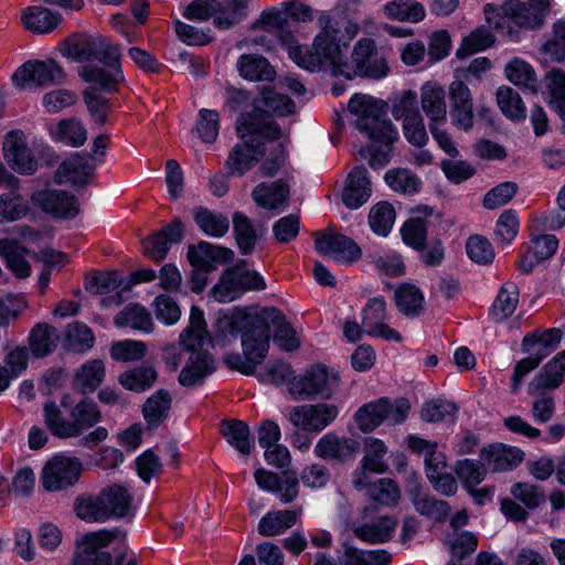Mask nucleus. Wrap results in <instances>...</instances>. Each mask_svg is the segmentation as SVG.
I'll list each match as a JSON object with an SVG mask.
<instances>
[{
    "label": "nucleus",
    "instance_id": "50",
    "mask_svg": "<svg viewBox=\"0 0 565 565\" xmlns=\"http://www.w3.org/2000/svg\"><path fill=\"white\" fill-rule=\"evenodd\" d=\"M505 75L511 83L524 92L535 94L539 88V81L533 67L525 61L514 58L505 67Z\"/></svg>",
    "mask_w": 565,
    "mask_h": 565
},
{
    "label": "nucleus",
    "instance_id": "58",
    "mask_svg": "<svg viewBox=\"0 0 565 565\" xmlns=\"http://www.w3.org/2000/svg\"><path fill=\"white\" fill-rule=\"evenodd\" d=\"M386 454L387 447L383 440L373 437L366 438L361 463L373 473H384L387 470V465L384 461Z\"/></svg>",
    "mask_w": 565,
    "mask_h": 565
},
{
    "label": "nucleus",
    "instance_id": "51",
    "mask_svg": "<svg viewBox=\"0 0 565 565\" xmlns=\"http://www.w3.org/2000/svg\"><path fill=\"white\" fill-rule=\"evenodd\" d=\"M193 216L200 230L209 236L222 237L228 232L230 221L222 213L200 206L194 210Z\"/></svg>",
    "mask_w": 565,
    "mask_h": 565
},
{
    "label": "nucleus",
    "instance_id": "40",
    "mask_svg": "<svg viewBox=\"0 0 565 565\" xmlns=\"http://www.w3.org/2000/svg\"><path fill=\"white\" fill-rule=\"evenodd\" d=\"M26 249L17 241L0 238V256L6 259L8 268L18 277L26 278L31 275V266L25 259Z\"/></svg>",
    "mask_w": 565,
    "mask_h": 565
},
{
    "label": "nucleus",
    "instance_id": "24",
    "mask_svg": "<svg viewBox=\"0 0 565 565\" xmlns=\"http://www.w3.org/2000/svg\"><path fill=\"white\" fill-rule=\"evenodd\" d=\"M234 258V252L227 247L213 245L209 242H200L189 246L188 259L192 267L214 270L215 263L226 264Z\"/></svg>",
    "mask_w": 565,
    "mask_h": 565
},
{
    "label": "nucleus",
    "instance_id": "1",
    "mask_svg": "<svg viewBox=\"0 0 565 565\" xmlns=\"http://www.w3.org/2000/svg\"><path fill=\"white\" fill-rule=\"evenodd\" d=\"M386 103L364 94H355L348 104L349 111L355 116L356 129L370 139V145L359 153L373 169L390 162L393 143L399 137L397 128L386 117Z\"/></svg>",
    "mask_w": 565,
    "mask_h": 565
},
{
    "label": "nucleus",
    "instance_id": "7",
    "mask_svg": "<svg viewBox=\"0 0 565 565\" xmlns=\"http://www.w3.org/2000/svg\"><path fill=\"white\" fill-rule=\"evenodd\" d=\"M275 329L273 340L284 351H295L300 342L295 329L286 320L281 310L275 307H265L255 313L254 329L250 332L258 341L260 335L266 338V352L269 349V328Z\"/></svg>",
    "mask_w": 565,
    "mask_h": 565
},
{
    "label": "nucleus",
    "instance_id": "21",
    "mask_svg": "<svg viewBox=\"0 0 565 565\" xmlns=\"http://www.w3.org/2000/svg\"><path fill=\"white\" fill-rule=\"evenodd\" d=\"M501 11L505 18L507 33L512 40L516 38L518 31H514L510 23L518 26V29L526 30L543 25V14L521 0H505L501 6Z\"/></svg>",
    "mask_w": 565,
    "mask_h": 565
},
{
    "label": "nucleus",
    "instance_id": "32",
    "mask_svg": "<svg viewBox=\"0 0 565 565\" xmlns=\"http://www.w3.org/2000/svg\"><path fill=\"white\" fill-rule=\"evenodd\" d=\"M290 189L284 180L260 183L253 190L254 201L263 209L277 210L289 200Z\"/></svg>",
    "mask_w": 565,
    "mask_h": 565
},
{
    "label": "nucleus",
    "instance_id": "28",
    "mask_svg": "<svg viewBox=\"0 0 565 565\" xmlns=\"http://www.w3.org/2000/svg\"><path fill=\"white\" fill-rule=\"evenodd\" d=\"M481 457L492 471H507L516 468L524 459V452L502 444L483 448Z\"/></svg>",
    "mask_w": 565,
    "mask_h": 565
},
{
    "label": "nucleus",
    "instance_id": "34",
    "mask_svg": "<svg viewBox=\"0 0 565 565\" xmlns=\"http://www.w3.org/2000/svg\"><path fill=\"white\" fill-rule=\"evenodd\" d=\"M23 26L36 34L52 32L61 22L62 15L44 7H29L21 17Z\"/></svg>",
    "mask_w": 565,
    "mask_h": 565
},
{
    "label": "nucleus",
    "instance_id": "52",
    "mask_svg": "<svg viewBox=\"0 0 565 565\" xmlns=\"http://www.w3.org/2000/svg\"><path fill=\"white\" fill-rule=\"evenodd\" d=\"M172 397L166 390L153 393L143 404L142 413L149 426L158 427L167 417Z\"/></svg>",
    "mask_w": 565,
    "mask_h": 565
},
{
    "label": "nucleus",
    "instance_id": "8",
    "mask_svg": "<svg viewBox=\"0 0 565 565\" xmlns=\"http://www.w3.org/2000/svg\"><path fill=\"white\" fill-rule=\"evenodd\" d=\"M338 373L330 372L327 366L317 364L305 373L294 376L288 382V391L295 398L312 399L316 396L330 398L338 388Z\"/></svg>",
    "mask_w": 565,
    "mask_h": 565
},
{
    "label": "nucleus",
    "instance_id": "11",
    "mask_svg": "<svg viewBox=\"0 0 565 565\" xmlns=\"http://www.w3.org/2000/svg\"><path fill=\"white\" fill-rule=\"evenodd\" d=\"M338 415L337 405L320 402L294 406L289 413V420L299 430L319 434L330 426Z\"/></svg>",
    "mask_w": 565,
    "mask_h": 565
},
{
    "label": "nucleus",
    "instance_id": "36",
    "mask_svg": "<svg viewBox=\"0 0 565 565\" xmlns=\"http://www.w3.org/2000/svg\"><path fill=\"white\" fill-rule=\"evenodd\" d=\"M239 75L248 81L271 82L276 71L263 55L243 54L237 61Z\"/></svg>",
    "mask_w": 565,
    "mask_h": 565
},
{
    "label": "nucleus",
    "instance_id": "37",
    "mask_svg": "<svg viewBox=\"0 0 565 565\" xmlns=\"http://www.w3.org/2000/svg\"><path fill=\"white\" fill-rule=\"evenodd\" d=\"M422 108L429 118V124H444L447 118L445 90L435 84H427L422 89Z\"/></svg>",
    "mask_w": 565,
    "mask_h": 565
},
{
    "label": "nucleus",
    "instance_id": "57",
    "mask_svg": "<svg viewBox=\"0 0 565 565\" xmlns=\"http://www.w3.org/2000/svg\"><path fill=\"white\" fill-rule=\"evenodd\" d=\"M497 103L500 110L511 120L521 121L526 117V108L513 88L502 86L497 90Z\"/></svg>",
    "mask_w": 565,
    "mask_h": 565
},
{
    "label": "nucleus",
    "instance_id": "45",
    "mask_svg": "<svg viewBox=\"0 0 565 565\" xmlns=\"http://www.w3.org/2000/svg\"><path fill=\"white\" fill-rule=\"evenodd\" d=\"M221 434L226 441L242 455L248 456L250 454V430L245 422L239 419H224L221 423Z\"/></svg>",
    "mask_w": 565,
    "mask_h": 565
},
{
    "label": "nucleus",
    "instance_id": "16",
    "mask_svg": "<svg viewBox=\"0 0 565 565\" xmlns=\"http://www.w3.org/2000/svg\"><path fill=\"white\" fill-rule=\"evenodd\" d=\"M242 347L243 355L232 353L224 361L230 369L252 375L266 356V338L260 335L257 342L250 330H246L242 334Z\"/></svg>",
    "mask_w": 565,
    "mask_h": 565
},
{
    "label": "nucleus",
    "instance_id": "55",
    "mask_svg": "<svg viewBox=\"0 0 565 565\" xmlns=\"http://www.w3.org/2000/svg\"><path fill=\"white\" fill-rule=\"evenodd\" d=\"M220 10L215 13L214 25L226 30L243 21L247 15L246 0H222L218 1Z\"/></svg>",
    "mask_w": 565,
    "mask_h": 565
},
{
    "label": "nucleus",
    "instance_id": "31",
    "mask_svg": "<svg viewBox=\"0 0 565 565\" xmlns=\"http://www.w3.org/2000/svg\"><path fill=\"white\" fill-rule=\"evenodd\" d=\"M302 509L277 510L266 513L258 523L257 531L262 536H278L291 529L300 519Z\"/></svg>",
    "mask_w": 565,
    "mask_h": 565
},
{
    "label": "nucleus",
    "instance_id": "64",
    "mask_svg": "<svg viewBox=\"0 0 565 565\" xmlns=\"http://www.w3.org/2000/svg\"><path fill=\"white\" fill-rule=\"evenodd\" d=\"M545 87L551 96V104L555 110L565 107V73L553 68L546 73Z\"/></svg>",
    "mask_w": 565,
    "mask_h": 565
},
{
    "label": "nucleus",
    "instance_id": "29",
    "mask_svg": "<svg viewBox=\"0 0 565 565\" xmlns=\"http://www.w3.org/2000/svg\"><path fill=\"white\" fill-rule=\"evenodd\" d=\"M110 519H121L132 511V493L122 484H111L99 491Z\"/></svg>",
    "mask_w": 565,
    "mask_h": 565
},
{
    "label": "nucleus",
    "instance_id": "43",
    "mask_svg": "<svg viewBox=\"0 0 565 565\" xmlns=\"http://www.w3.org/2000/svg\"><path fill=\"white\" fill-rule=\"evenodd\" d=\"M105 373V364L102 360H90L77 369L73 386L83 394L92 393L102 384Z\"/></svg>",
    "mask_w": 565,
    "mask_h": 565
},
{
    "label": "nucleus",
    "instance_id": "22",
    "mask_svg": "<svg viewBox=\"0 0 565 565\" xmlns=\"http://www.w3.org/2000/svg\"><path fill=\"white\" fill-rule=\"evenodd\" d=\"M183 234V223L180 220H173L153 236L142 241L143 252L152 260L160 262L167 256L171 244L182 241Z\"/></svg>",
    "mask_w": 565,
    "mask_h": 565
},
{
    "label": "nucleus",
    "instance_id": "23",
    "mask_svg": "<svg viewBox=\"0 0 565 565\" xmlns=\"http://www.w3.org/2000/svg\"><path fill=\"white\" fill-rule=\"evenodd\" d=\"M96 167L89 157L75 153L63 161L55 172L54 180L57 184L70 183L72 185H86Z\"/></svg>",
    "mask_w": 565,
    "mask_h": 565
},
{
    "label": "nucleus",
    "instance_id": "30",
    "mask_svg": "<svg viewBox=\"0 0 565 565\" xmlns=\"http://www.w3.org/2000/svg\"><path fill=\"white\" fill-rule=\"evenodd\" d=\"M397 526V520L392 516H381L375 521L354 525L352 531L356 539L369 544L388 542Z\"/></svg>",
    "mask_w": 565,
    "mask_h": 565
},
{
    "label": "nucleus",
    "instance_id": "53",
    "mask_svg": "<svg viewBox=\"0 0 565 565\" xmlns=\"http://www.w3.org/2000/svg\"><path fill=\"white\" fill-rule=\"evenodd\" d=\"M395 305L406 317H417L424 309V296L412 284H403L395 290Z\"/></svg>",
    "mask_w": 565,
    "mask_h": 565
},
{
    "label": "nucleus",
    "instance_id": "44",
    "mask_svg": "<svg viewBox=\"0 0 565 565\" xmlns=\"http://www.w3.org/2000/svg\"><path fill=\"white\" fill-rule=\"evenodd\" d=\"M384 14L399 22L418 23L426 17L424 6L416 0H393L383 7Z\"/></svg>",
    "mask_w": 565,
    "mask_h": 565
},
{
    "label": "nucleus",
    "instance_id": "25",
    "mask_svg": "<svg viewBox=\"0 0 565 565\" xmlns=\"http://www.w3.org/2000/svg\"><path fill=\"white\" fill-rule=\"evenodd\" d=\"M409 499L415 510L435 522H444L451 508L447 501L438 500L429 492L424 491L420 484H414L408 489Z\"/></svg>",
    "mask_w": 565,
    "mask_h": 565
},
{
    "label": "nucleus",
    "instance_id": "47",
    "mask_svg": "<svg viewBox=\"0 0 565 565\" xmlns=\"http://www.w3.org/2000/svg\"><path fill=\"white\" fill-rule=\"evenodd\" d=\"M233 228L236 243L243 255H249L262 237V230H257L252 221L243 213L235 212L233 214Z\"/></svg>",
    "mask_w": 565,
    "mask_h": 565
},
{
    "label": "nucleus",
    "instance_id": "4",
    "mask_svg": "<svg viewBox=\"0 0 565 565\" xmlns=\"http://www.w3.org/2000/svg\"><path fill=\"white\" fill-rule=\"evenodd\" d=\"M321 32L316 36L312 47L302 50L299 45L288 44V54L299 66L317 71L323 65L330 66L334 75H341L342 60L340 29L329 14L319 17Z\"/></svg>",
    "mask_w": 565,
    "mask_h": 565
},
{
    "label": "nucleus",
    "instance_id": "26",
    "mask_svg": "<svg viewBox=\"0 0 565 565\" xmlns=\"http://www.w3.org/2000/svg\"><path fill=\"white\" fill-rule=\"evenodd\" d=\"M565 379V350L557 353L529 384V394L535 395L541 391L555 390Z\"/></svg>",
    "mask_w": 565,
    "mask_h": 565
},
{
    "label": "nucleus",
    "instance_id": "33",
    "mask_svg": "<svg viewBox=\"0 0 565 565\" xmlns=\"http://www.w3.org/2000/svg\"><path fill=\"white\" fill-rule=\"evenodd\" d=\"M563 332L558 328L529 333L523 338L522 348L525 352L534 353L540 360L550 355L561 343Z\"/></svg>",
    "mask_w": 565,
    "mask_h": 565
},
{
    "label": "nucleus",
    "instance_id": "42",
    "mask_svg": "<svg viewBox=\"0 0 565 565\" xmlns=\"http://www.w3.org/2000/svg\"><path fill=\"white\" fill-rule=\"evenodd\" d=\"M60 340L57 329L47 323L35 324L29 335V347L35 358H44L56 348Z\"/></svg>",
    "mask_w": 565,
    "mask_h": 565
},
{
    "label": "nucleus",
    "instance_id": "56",
    "mask_svg": "<svg viewBox=\"0 0 565 565\" xmlns=\"http://www.w3.org/2000/svg\"><path fill=\"white\" fill-rule=\"evenodd\" d=\"M519 303V289L518 286L513 282H505L491 309V315L495 321H503L509 318L516 309Z\"/></svg>",
    "mask_w": 565,
    "mask_h": 565
},
{
    "label": "nucleus",
    "instance_id": "38",
    "mask_svg": "<svg viewBox=\"0 0 565 565\" xmlns=\"http://www.w3.org/2000/svg\"><path fill=\"white\" fill-rule=\"evenodd\" d=\"M255 315L247 313L243 309H236L230 313L220 312L215 320V331L221 337H236L239 332L254 329Z\"/></svg>",
    "mask_w": 565,
    "mask_h": 565
},
{
    "label": "nucleus",
    "instance_id": "62",
    "mask_svg": "<svg viewBox=\"0 0 565 565\" xmlns=\"http://www.w3.org/2000/svg\"><path fill=\"white\" fill-rule=\"evenodd\" d=\"M394 221L395 210L388 202H380L370 211V226L377 235H387L394 224Z\"/></svg>",
    "mask_w": 565,
    "mask_h": 565
},
{
    "label": "nucleus",
    "instance_id": "9",
    "mask_svg": "<svg viewBox=\"0 0 565 565\" xmlns=\"http://www.w3.org/2000/svg\"><path fill=\"white\" fill-rule=\"evenodd\" d=\"M409 407V403L405 398L392 403L388 398L381 397L361 406L356 411L354 419L361 431L370 433L385 420L391 425L403 423L407 417Z\"/></svg>",
    "mask_w": 565,
    "mask_h": 565
},
{
    "label": "nucleus",
    "instance_id": "35",
    "mask_svg": "<svg viewBox=\"0 0 565 565\" xmlns=\"http://www.w3.org/2000/svg\"><path fill=\"white\" fill-rule=\"evenodd\" d=\"M342 548L337 565H390L392 563V554L385 550H360L348 543H344Z\"/></svg>",
    "mask_w": 565,
    "mask_h": 565
},
{
    "label": "nucleus",
    "instance_id": "49",
    "mask_svg": "<svg viewBox=\"0 0 565 565\" xmlns=\"http://www.w3.org/2000/svg\"><path fill=\"white\" fill-rule=\"evenodd\" d=\"M114 323L119 328L130 327L147 333L153 330V321L150 313L146 308L137 303L126 306L115 316Z\"/></svg>",
    "mask_w": 565,
    "mask_h": 565
},
{
    "label": "nucleus",
    "instance_id": "46",
    "mask_svg": "<svg viewBox=\"0 0 565 565\" xmlns=\"http://www.w3.org/2000/svg\"><path fill=\"white\" fill-rule=\"evenodd\" d=\"M73 508L76 516L85 522H105L109 520L100 493L77 495Z\"/></svg>",
    "mask_w": 565,
    "mask_h": 565
},
{
    "label": "nucleus",
    "instance_id": "6",
    "mask_svg": "<svg viewBox=\"0 0 565 565\" xmlns=\"http://www.w3.org/2000/svg\"><path fill=\"white\" fill-rule=\"evenodd\" d=\"M265 288L263 277L256 270L245 268V260H241L222 274L211 294L220 302H230L246 291H259Z\"/></svg>",
    "mask_w": 565,
    "mask_h": 565
},
{
    "label": "nucleus",
    "instance_id": "63",
    "mask_svg": "<svg viewBox=\"0 0 565 565\" xmlns=\"http://www.w3.org/2000/svg\"><path fill=\"white\" fill-rule=\"evenodd\" d=\"M66 341L70 349L83 353L93 348L95 337L89 327L76 321L67 326Z\"/></svg>",
    "mask_w": 565,
    "mask_h": 565
},
{
    "label": "nucleus",
    "instance_id": "5",
    "mask_svg": "<svg viewBox=\"0 0 565 565\" xmlns=\"http://www.w3.org/2000/svg\"><path fill=\"white\" fill-rule=\"evenodd\" d=\"M387 73L386 60L380 54L375 41L369 38H362L355 43L351 61H345L341 68V75L348 79L355 76L379 79Z\"/></svg>",
    "mask_w": 565,
    "mask_h": 565
},
{
    "label": "nucleus",
    "instance_id": "3",
    "mask_svg": "<svg viewBox=\"0 0 565 565\" xmlns=\"http://www.w3.org/2000/svg\"><path fill=\"white\" fill-rule=\"evenodd\" d=\"M210 339L203 311L192 306L188 327L180 333V345L191 352L186 365L179 374V382L183 386L200 384L207 375L215 371L212 355L202 350L205 341Z\"/></svg>",
    "mask_w": 565,
    "mask_h": 565
},
{
    "label": "nucleus",
    "instance_id": "39",
    "mask_svg": "<svg viewBox=\"0 0 565 565\" xmlns=\"http://www.w3.org/2000/svg\"><path fill=\"white\" fill-rule=\"evenodd\" d=\"M295 103L290 97L284 94L276 93L271 89H265L262 92V97L255 102L254 109L248 114H254L255 111H259L264 116H266L270 121L275 122L270 116L269 111L276 114L277 116H288L295 113Z\"/></svg>",
    "mask_w": 565,
    "mask_h": 565
},
{
    "label": "nucleus",
    "instance_id": "61",
    "mask_svg": "<svg viewBox=\"0 0 565 565\" xmlns=\"http://www.w3.org/2000/svg\"><path fill=\"white\" fill-rule=\"evenodd\" d=\"M494 43V35L486 26H479L462 40L457 51L458 57H465L483 51Z\"/></svg>",
    "mask_w": 565,
    "mask_h": 565
},
{
    "label": "nucleus",
    "instance_id": "20",
    "mask_svg": "<svg viewBox=\"0 0 565 565\" xmlns=\"http://www.w3.org/2000/svg\"><path fill=\"white\" fill-rule=\"evenodd\" d=\"M78 76L95 92L114 93L125 81L121 66L108 67L87 63L78 67Z\"/></svg>",
    "mask_w": 565,
    "mask_h": 565
},
{
    "label": "nucleus",
    "instance_id": "17",
    "mask_svg": "<svg viewBox=\"0 0 565 565\" xmlns=\"http://www.w3.org/2000/svg\"><path fill=\"white\" fill-rule=\"evenodd\" d=\"M359 450L360 443L356 439L328 433L317 441L313 454L322 460L344 463L353 459Z\"/></svg>",
    "mask_w": 565,
    "mask_h": 565
},
{
    "label": "nucleus",
    "instance_id": "60",
    "mask_svg": "<svg viewBox=\"0 0 565 565\" xmlns=\"http://www.w3.org/2000/svg\"><path fill=\"white\" fill-rule=\"evenodd\" d=\"M99 40V36H81L67 45L65 54L76 62L96 60L98 47H100Z\"/></svg>",
    "mask_w": 565,
    "mask_h": 565
},
{
    "label": "nucleus",
    "instance_id": "15",
    "mask_svg": "<svg viewBox=\"0 0 565 565\" xmlns=\"http://www.w3.org/2000/svg\"><path fill=\"white\" fill-rule=\"evenodd\" d=\"M33 204L55 218H74L79 213L75 195L63 190H41L31 196Z\"/></svg>",
    "mask_w": 565,
    "mask_h": 565
},
{
    "label": "nucleus",
    "instance_id": "59",
    "mask_svg": "<svg viewBox=\"0 0 565 565\" xmlns=\"http://www.w3.org/2000/svg\"><path fill=\"white\" fill-rule=\"evenodd\" d=\"M44 424L53 436L66 439L72 437L71 422L67 420L54 402H47L43 407Z\"/></svg>",
    "mask_w": 565,
    "mask_h": 565
},
{
    "label": "nucleus",
    "instance_id": "12",
    "mask_svg": "<svg viewBox=\"0 0 565 565\" xmlns=\"http://www.w3.org/2000/svg\"><path fill=\"white\" fill-rule=\"evenodd\" d=\"M83 471L78 458L56 455L49 460L42 471V484L46 491H61L74 486Z\"/></svg>",
    "mask_w": 565,
    "mask_h": 565
},
{
    "label": "nucleus",
    "instance_id": "54",
    "mask_svg": "<svg viewBox=\"0 0 565 565\" xmlns=\"http://www.w3.org/2000/svg\"><path fill=\"white\" fill-rule=\"evenodd\" d=\"M157 377V371L151 365L142 364L121 373L118 381L126 390L140 393L150 388Z\"/></svg>",
    "mask_w": 565,
    "mask_h": 565
},
{
    "label": "nucleus",
    "instance_id": "19",
    "mask_svg": "<svg viewBox=\"0 0 565 565\" xmlns=\"http://www.w3.org/2000/svg\"><path fill=\"white\" fill-rule=\"evenodd\" d=\"M452 124L463 130L473 126L472 95L463 79L454 81L448 88Z\"/></svg>",
    "mask_w": 565,
    "mask_h": 565
},
{
    "label": "nucleus",
    "instance_id": "13",
    "mask_svg": "<svg viewBox=\"0 0 565 565\" xmlns=\"http://www.w3.org/2000/svg\"><path fill=\"white\" fill-rule=\"evenodd\" d=\"M12 79L20 88L39 87L62 83L65 73L54 60L29 61L14 72Z\"/></svg>",
    "mask_w": 565,
    "mask_h": 565
},
{
    "label": "nucleus",
    "instance_id": "18",
    "mask_svg": "<svg viewBox=\"0 0 565 565\" xmlns=\"http://www.w3.org/2000/svg\"><path fill=\"white\" fill-rule=\"evenodd\" d=\"M2 150L9 166L21 174H31L36 170V160L29 149L25 136L21 130L7 134Z\"/></svg>",
    "mask_w": 565,
    "mask_h": 565
},
{
    "label": "nucleus",
    "instance_id": "14",
    "mask_svg": "<svg viewBox=\"0 0 565 565\" xmlns=\"http://www.w3.org/2000/svg\"><path fill=\"white\" fill-rule=\"evenodd\" d=\"M316 250L324 256H332L337 262L353 263L361 257V248L355 242L332 230L315 233Z\"/></svg>",
    "mask_w": 565,
    "mask_h": 565
},
{
    "label": "nucleus",
    "instance_id": "2",
    "mask_svg": "<svg viewBox=\"0 0 565 565\" xmlns=\"http://www.w3.org/2000/svg\"><path fill=\"white\" fill-rule=\"evenodd\" d=\"M236 131L242 142L228 153L226 169L230 174L242 177L265 154L264 142L278 140L280 128L259 111L242 114L236 122Z\"/></svg>",
    "mask_w": 565,
    "mask_h": 565
},
{
    "label": "nucleus",
    "instance_id": "48",
    "mask_svg": "<svg viewBox=\"0 0 565 565\" xmlns=\"http://www.w3.org/2000/svg\"><path fill=\"white\" fill-rule=\"evenodd\" d=\"M418 212L423 213L425 217L417 216L406 221L401 230L403 241L414 249L423 247L427 238V227L429 221L426 218L433 214V209L429 206L418 207Z\"/></svg>",
    "mask_w": 565,
    "mask_h": 565
},
{
    "label": "nucleus",
    "instance_id": "27",
    "mask_svg": "<svg viewBox=\"0 0 565 565\" xmlns=\"http://www.w3.org/2000/svg\"><path fill=\"white\" fill-rule=\"evenodd\" d=\"M371 180L364 167H355L348 175L342 193L343 203L349 209L362 206L371 196Z\"/></svg>",
    "mask_w": 565,
    "mask_h": 565
},
{
    "label": "nucleus",
    "instance_id": "41",
    "mask_svg": "<svg viewBox=\"0 0 565 565\" xmlns=\"http://www.w3.org/2000/svg\"><path fill=\"white\" fill-rule=\"evenodd\" d=\"M72 437H78L83 431L95 426L100 419L102 414L92 399H82L70 412Z\"/></svg>",
    "mask_w": 565,
    "mask_h": 565
},
{
    "label": "nucleus",
    "instance_id": "10",
    "mask_svg": "<svg viewBox=\"0 0 565 565\" xmlns=\"http://www.w3.org/2000/svg\"><path fill=\"white\" fill-rule=\"evenodd\" d=\"M118 531L100 530L84 534L77 542L72 565H113L105 548L119 535Z\"/></svg>",
    "mask_w": 565,
    "mask_h": 565
}]
</instances>
